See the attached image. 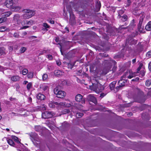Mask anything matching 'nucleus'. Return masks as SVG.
Instances as JSON below:
<instances>
[{"instance_id": "1", "label": "nucleus", "mask_w": 151, "mask_h": 151, "mask_svg": "<svg viewBox=\"0 0 151 151\" xmlns=\"http://www.w3.org/2000/svg\"><path fill=\"white\" fill-rule=\"evenodd\" d=\"M24 14L22 15L23 19H27L32 17L33 15V12L30 9H25L22 10Z\"/></svg>"}, {"instance_id": "2", "label": "nucleus", "mask_w": 151, "mask_h": 151, "mask_svg": "<svg viewBox=\"0 0 151 151\" xmlns=\"http://www.w3.org/2000/svg\"><path fill=\"white\" fill-rule=\"evenodd\" d=\"M103 86L100 83H97V84H93L91 88V89L96 92L99 93L104 89Z\"/></svg>"}, {"instance_id": "3", "label": "nucleus", "mask_w": 151, "mask_h": 151, "mask_svg": "<svg viewBox=\"0 0 151 151\" xmlns=\"http://www.w3.org/2000/svg\"><path fill=\"white\" fill-rule=\"evenodd\" d=\"M54 92L56 96L59 98H63L65 97L66 94L64 91L60 90L58 91L57 88L54 89Z\"/></svg>"}, {"instance_id": "4", "label": "nucleus", "mask_w": 151, "mask_h": 151, "mask_svg": "<svg viewBox=\"0 0 151 151\" xmlns=\"http://www.w3.org/2000/svg\"><path fill=\"white\" fill-rule=\"evenodd\" d=\"M55 105L59 106H63L66 107H69L70 106V104H66L65 102H60L58 103L57 102L53 103L52 102H50L49 104V106L50 107L54 108L55 107Z\"/></svg>"}, {"instance_id": "5", "label": "nucleus", "mask_w": 151, "mask_h": 151, "mask_svg": "<svg viewBox=\"0 0 151 151\" xmlns=\"http://www.w3.org/2000/svg\"><path fill=\"white\" fill-rule=\"evenodd\" d=\"M30 139L34 144L36 142H39L38 135L35 133H31L29 134Z\"/></svg>"}, {"instance_id": "6", "label": "nucleus", "mask_w": 151, "mask_h": 151, "mask_svg": "<svg viewBox=\"0 0 151 151\" xmlns=\"http://www.w3.org/2000/svg\"><path fill=\"white\" fill-rule=\"evenodd\" d=\"M22 16H21L18 14H17L14 16L13 21L14 22L18 24H19L22 22L21 19Z\"/></svg>"}, {"instance_id": "7", "label": "nucleus", "mask_w": 151, "mask_h": 151, "mask_svg": "<svg viewBox=\"0 0 151 151\" xmlns=\"http://www.w3.org/2000/svg\"><path fill=\"white\" fill-rule=\"evenodd\" d=\"M53 114L50 111H46L42 113V117L44 119H48L52 117Z\"/></svg>"}, {"instance_id": "8", "label": "nucleus", "mask_w": 151, "mask_h": 151, "mask_svg": "<svg viewBox=\"0 0 151 151\" xmlns=\"http://www.w3.org/2000/svg\"><path fill=\"white\" fill-rule=\"evenodd\" d=\"M40 89L41 91L44 92H47L49 89L48 86L46 84L43 83L40 86Z\"/></svg>"}, {"instance_id": "9", "label": "nucleus", "mask_w": 151, "mask_h": 151, "mask_svg": "<svg viewBox=\"0 0 151 151\" xmlns=\"http://www.w3.org/2000/svg\"><path fill=\"white\" fill-rule=\"evenodd\" d=\"M127 81V79L121 78V79L118 82L119 86L116 87V89H117L118 88H120V87L124 86L125 83H126Z\"/></svg>"}, {"instance_id": "10", "label": "nucleus", "mask_w": 151, "mask_h": 151, "mask_svg": "<svg viewBox=\"0 0 151 151\" xmlns=\"http://www.w3.org/2000/svg\"><path fill=\"white\" fill-rule=\"evenodd\" d=\"M76 100L77 102L81 101L82 103H85V101L83 99V96L80 94H77L76 96Z\"/></svg>"}, {"instance_id": "11", "label": "nucleus", "mask_w": 151, "mask_h": 151, "mask_svg": "<svg viewBox=\"0 0 151 151\" xmlns=\"http://www.w3.org/2000/svg\"><path fill=\"white\" fill-rule=\"evenodd\" d=\"M5 4L7 8L11 9L13 5V0H6Z\"/></svg>"}, {"instance_id": "12", "label": "nucleus", "mask_w": 151, "mask_h": 151, "mask_svg": "<svg viewBox=\"0 0 151 151\" xmlns=\"http://www.w3.org/2000/svg\"><path fill=\"white\" fill-rule=\"evenodd\" d=\"M128 78L131 79L133 77H135L137 75L138 73L134 72L133 73L131 70H128Z\"/></svg>"}, {"instance_id": "13", "label": "nucleus", "mask_w": 151, "mask_h": 151, "mask_svg": "<svg viewBox=\"0 0 151 151\" xmlns=\"http://www.w3.org/2000/svg\"><path fill=\"white\" fill-rule=\"evenodd\" d=\"M88 99L90 101L92 102L95 104L97 103L96 99L91 95H89L88 96Z\"/></svg>"}, {"instance_id": "14", "label": "nucleus", "mask_w": 151, "mask_h": 151, "mask_svg": "<svg viewBox=\"0 0 151 151\" xmlns=\"http://www.w3.org/2000/svg\"><path fill=\"white\" fill-rule=\"evenodd\" d=\"M34 23V21L32 20H30L29 21L27 20H24L22 22V24L23 25L25 24L32 25Z\"/></svg>"}, {"instance_id": "15", "label": "nucleus", "mask_w": 151, "mask_h": 151, "mask_svg": "<svg viewBox=\"0 0 151 151\" xmlns=\"http://www.w3.org/2000/svg\"><path fill=\"white\" fill-rule=\"evenodd\" d=\"M37 98L38 99L41 100H44L45 98V96L43 94L41 93H39L37 94Z\"/></svg>"}, {"instance_id": "16", "label": "nucleus", "mask_w": 151, "mask_h": 151, "mask_svg": "<svg viewBox=\"0 0 151 151\" xmlns=\"http://www.w3.org/2000/svg\"><path fill=\"white\" fill-rule=\"evenodd\" d=\"M12 11L15 12H19L21 9V7L19 6H12L11 8Z\"/></svg>"}, {"instance_id": "17", "label": "nucleus", "mask_w": 151, "mask_h": 151, "mask_svg": "<svg viewBox=\"0 0 151 151\" xmlns=\"http://www.w3.org/2000/svg\"><path fill=\"white\" fill-rule=\"evenodd\" d=\"M54 74L55 76H59L63 75L64 73L60 70H57L54 71Z\"/></svg>"}, {"instance_id": "18", "label": "nucleus", "mask_w": 151, "mask_h": 151, "mask_svg": "<svg viewBox=\"0 0 151 151\" xmlns=\"http://www.w3.org/2000/svg\"><path fill=\"white\" fill-rule=\"evenodd\" d=\"M20 79V77L17 76H12L11 78V79L12 81L15 82L19 81Z\"/></svg>"}, {"instance_id": "19", "label": "nucleus", "mask_w": 151, "mask_h": 151, "mask_svg": "<svg viewBox=\"0 0 151 151\" xmlns=\"http://www.w3.org/2000/svg\"><path fill=\"white\" fill-rule=\"evenodd\" d=\"M105 61L106 63H108L110 66L115 65L116 63L115 61L112 60H110L109 62L107 60H105Z\"/></svg>"}, {"instance_id": "20", "label": "nucleus", "mask_w": 151, "mask_h": 151, "mask_svg": "<svg viewBox=\"0 0 151 151\" xmlns=\"http://www.w3.org/2000/svg\"><path fill=\"white\" fill-rule=\"evenodd\" d=\"M7 142L10 145L13 146L14 147H17L16 146V144L14 143L12 139H8L7 140Z\"/></svg>"}, {"instance_id": "21", "label": "nucleus", "mask_w": 151, "mask_h": 151, "mask_svg": "<svg viewBox=\"0 0 151 151\" xmlns=\"http://www.w3.org/2000/svg\"><path fill=\"white\" fill-rule=\"evenodd\" d=\"M145 29L148 31H150L151 30V22H148L145 27Z\"/></svg>"}, {"instance_id": "22", "label": "nucleus", "mask_w": 151, "mask_h": 151, "mask_svg": "<svg viewBox=\"0 0 151 151\" xmlns=\"http://www.w3.org/2000/svg\"><path fill=\"white\" fill-rule=\"evenodd\" d=\"M116 83V81H114L112 82L110 85L109 87L111 90H112L114 88L115 84Z\"/></svg>"}, {"instance_id": "23", "label": "nucleus", "mask_w": 151, "mask_h": 151, "mask_svg": "<svg viewBox=\"0 0 151 151\" xmlns=\"http://www.w3.org/2000/svg\"><path fill=\"white\" fill-rule=\"evenodd\" d=\"M96 8L97 11H99L101 7V4L99 1H97L96 3Z\"/></svg>"}, {"instance_id": "24", "label": "nucleus", "mask_w": 151, "mask_h": 151, "mask_svg": "<svg viewBox=\"0 0 151 151\" xmlns=\"http://www.w3.org/2000/svg\"><path fill=\"white\" fill-rule=\"evenodd\" d=\"M128 71H127L121 77V79H126V78H128Z\"/></svg>"}, {"instance_id": "25", "label": "nucleus", "mask_w": 151, "mask_h": 151, "mask_svg": "<svg viewBox=\"0 0 151 151\" xmlns=\"http://www.w3.org/2000/svg\"><path fill=\"white\" fill-rule=\"evenodd\" d=\"M145 17V16L141 14V15L140 16V18L139 19V23H140L139 24H142V23L143 22V19Z\"/></svg>"}, {"instance_id": "26", "label": "nucleus", "mask_w": 151, "mask_h": 151, "mask_svg": "<svg viewBox=\"0 0 151 151\" xmlns=\"http://www.w3.org/2000/svg\"><path fill=\"white\" fill-rule=\"evenodd\" d=\"M35 130L37 132H40L42 130V127L40 126H37L35 127Z\"/></svg>"}, {"instance_id": "27", "label": "nucleus", "mask_w": 151, "mask_h": 151, "mask_svg": "<svg viewBox=\"0 0 151 151\" xmlns=\"http://www.w3.org/2000/svg\"><path fill=\"white\" fill-rule=\"evenodd\" d=\"M34 73L32 72H30L28 73L27 76L28 78H32L33 76Z\"/></svg>"}, {"instance_id": "28", "label": "nucleus", "mask_w": 151, "mask_h": 151, "mask_svg": "<svg viewBox=\"0 0 151 151\" xmlns=\"http://www.w3.org/2000/svg\"><path fill=\"white\" fill-rule=\"evenodd\" d=\"M12 139L16 142L17 143H19L20 142V141L19 140V139L17 137L15 136H12Z\"/></svg>"}, {"instance_id": "29", "label": "nucleus", "mask_w": 151, "mask_h": 151, "mask_svg": "<svg viewBox=\"0 0 151 151\" xmlns=\"http://www.w3.org/2000/svg\"><path fill=\"white\" fill-rule=\"evenodd\" d=\"M50 50H44L40 52V53L39 54V55H41L43 54L44 53H48Z\"/></svg>"}, {"instance_id": "30", "label": "nucleus", "mask_w": 151, "mask_h": 151, "mask_svg": "<svg viewBox=\"0 0 151 151\" xmlns=\"http://www.w3.org/2000/svg\"><path fill=\"white\" fill-rule=\"evenodd\" d=\"M16 146L17 147H16V148H22L23 147H24V145L21 144L20 142L19 143L16 144Z\"/></svg>"}, {"instance_id": "31", "label": "nucleus", "mask_w": 151, "mask_h": 151, "mask_svg": "<svg viewBox=\"0 0 151 151\" xmlns=\"http://www.w3.org/2000/svg\"><path fill=\"white\" fill-rule=\"evenodd\" d=\"M48 79V75L46 74H44L42 76V79L43 81H46Z\"/></svg>"}, {"instance_id": "32", "label": "nucleus", "mask_w": 151, "mask_h": 151, "mask_svg": "<svg viewBox=\"0 0 151 151\" xmlns=\"http://www.w3.org/2000/svg\"><path fill=\"white\" fill-rule=\"evenodd\" d=\"M140 23H139L138 25V28L139 31H142L143 28V26H142V24H139Z\"/></svg>"}, {"instance_id": "33", "label": "nucleus", "mask_w": 151, "mask_h": 151, "mask_svg": "<svg viewBox=\"0 0 151 151\" xmlns=\"http://www.w3.org/2000/svg\"><path fill=\"white\" fill-rule=\"evenodd\" d=\"M4 50L5 49L4 48H0V56L5 54Z\"/></svg>"}, {"instance_id": "34", "label": "nucleus", "mask_w": 151, "mask_h": 151, "mask_svg": "<svg viewBox=\"0 0 151 151\" xmlns=\"http://www.w3.org/2000/svg\"><path fill=\"white\" fill-rule=\"evenodd\" d=\"M27 50V48L24 47H22L20 49V52L21 53H24Z\"/></svg>"}, {"instance_id": "35", "label": "nucleus", "mask_w": 151, "mask_h": 151, "mask_svg": "<svg viewBox=\"0 0 151 151\" xmlns=\"http://www.w3.org/2000/svg\"><path fill=\"white\" fill-rule=\"evenodd\" d=\"M12 13L11 12H7L4 13V16L6 17H9L11 14Z\"/></svg>"}, {"instance_id": "36", "label": "nucleus", "mask_w": 151, "mask_h": 151, "mask_svg": "<svg viewBox=\"0 0 151 151\" xmlns=\"http://www.w3.org/2000/svg\"><path fill=\"white\" fill-rule=\"evenodd\" d=\"M135 21L134 19H133L131 22L129 26L132 28H133L135 25L134 24Z\"/></svg>"}, {"instance_id": "37", "label": "nucleus", "mask_w": 151, "mask_h": 151, "mask_svg": "<svg viewBox=\"0 0 151 151\" xmlns=\"http://www.w3.org/2000/svg\"><path fill=\"white\" fill-rule=\"evenodd\" d=\"M70 110L68 109H64L62 111V114H65L70 112Z\"/></svg>"}, {"instance_id": "38", "label": "nucleus", "mask_w": 151, "mask_h": 151, "mask_svg": "<svg viewBox=\"0 0 151 151\" xmlns=\"http://www.w3.org/2000/svg\"><path fill=\"white\" fill-rule=\"evenodd\" d=\"M151 84V80H148L146 81L145 84L147 86H149Z\"/></svg>"}, {"instance_id": "39", "label": "nucleus", "mask_w": 151, "mask_h": 151, "mask_svg": "<svg viewBox=\"0 0 151 151\" xmlns=\"http://www.w3.org/2000/svg\"><path fill=\"white\" fill-rule=\"evenodd\" d=\"M127 19V16L126 15H123L121 17V20L122 21L124 22L126 21Z\"/></svg>"}, {"instance_id": "40", "label": "nucleus", "mask_w": 151, "mask_h": 151, "mask_svg": "<svg viewBox=\"0 0 151 151\" xmlns=\"http://www.w3.org/2000/svg\"><path fill=\"white\" fill-rule=\"evenodd\" d=\"M83 115V114L82 113H77L76 114V116L77 118H79L82 116Z\"/></svg>"}, {"instance_id": "41", "label": "nucleus", "mask_w": 151, "mask_h": 151, "mask_svg": "<svg viewBox=\"0 0 151 151\" xmlns=\"http://www.w3.org/2000/svg\"><path fill=\"white\" fill-rule=\"evenodd\" d=\"M28 72V70L27 69H24L22 70V73L23 75H26Z\"/></svg>"}, {"instance_id": "42", "label": "nucleus", "mask_w": 151, "mask_h": 151, "mask_svg": "<svg viewBox=\"0 0 151 151\" xmlns=\"http://www.w3.org/2000/svg\"><path fill=\"white\" fill-rule=\"evenodd\" d=\"M42 25L46 29L47 28H49L50 27V26L48 25V24L46 23H43Z\"/></svg>"}, {"instance_id": "43", "label": "nucleus", "mask_w": 151, "mask_h": 151, "mask_svg": "<svg viewBox=\"0 0 151 151\" xmlns=\"http://www.w3.org/2000/svg\"><path fill=\"white\" fill-rule=\"evenodd\" d=\"M46 57L50 60H52L53 59V57L52 55L50 54L47 55L46 56Z\"/></svg>"}, {"instance_id": "44", "label": "nucleus", "mask_w": 151, "mask_h": 151, "mask_svg": "<svg viewBox=\"0 0 151 151\" xmlns=\"http://www.w3.org/2000/svg\"><path fill=\"white\" fill-rule=\"evenodd\" d=\"M6 20V18H0V24L5 22Z\"/></svg>"}, {"instance_id": "45", "label": "nucleus", "mask_w": 151, "mask_h": 151, "mask_svg": "<svg viewBox=\"0 0 151 151\" xmlns=\"http://www.w3.org/2000/svg\"><path fill=\"white\" fill-rule=\"evenodd\" d=\"M32 83H29L27 85V88L28 90H29L32 86Z\"/></svg>"}, {"instance_id": "46", "label": "nucleus", "mask_w": 151, "mask_h": 151, "mask_svg": "<svg viewBox=\"0 0 151 151\" xmlns=\"http://www.w3.org/2000/svg\"><path fill=\"white\" fill-rule=\"evenodd\" d=\"M6 30V27H5L3 26L0 27V32H3L4 31Z\"/></svg>"}, {"instance_id": "47", "label": "nucleus", "mask_w": 151, "mask_h": 151, "mask_svg": "<svg viewBox=\"0 0 151 151\" xmlns=\"http://www.w3.org/2000/svg\"><path fill=\"white\" fill-rule=\"evenodd\" d=\"M146 56L148 58L151 57V51L147 52L146 54Z\"/></svg>"}, {"instance_id": "48", "label": "nucleus", "mask_w": 151, "mask_h": 151, "mask_svg": "<svg viewBox=\"0 0 151 151\" xmlns=\"http://www.w3.org/2000/svg\"><path fill=\"white\" fill-rule=\"evenodd\" d=\"M68 68L72 69L73 66V65L71 63H68Z\"/></svg>"}, {"instance_id": "49", "label": "nucleus", "mask_w": 151, "mask_h": 151, "mask_svg": "<svg viewBox=\"0 0 151 151\" xmlns=\"http://www.w3.org/2000/svg\"><path fill=\"white\" fill-rule=\"evenodd\" d=\"M19 36V34L18 33L16 32L14 33V37L16 38H18Z\"/></svg>"}, {"instance_id": "50", "label": "nucleus", "mask_w": 151, "mask_h": 151, "mask_svg": "<svg viewBox=\"0 0 151 151\" xmlns=\"http://www.w3.org/2000/svg\"><path fill=\"white\" fill-rule=\"evenodd\" d=\"M91 68L93 70H96V67H95V65H94V66H93V65H91L90 66Z\"/></svg>"}, {"instance_id": "51", "label": "nucleus", "mask_w": 151, "mask_h": 151, "mask_svg": "<svg viewBox=\"0 0 151 151\" xmlns=\"http://www.w3.org/2000/svg\"><path fill=\"white\" fill-rule=\"evenodd\" d=\"M140 73L142 76V77H143L145 75V71L144 70H141L140 71Z\"/></svg>"}, {"instance_id": "52", "label": "nucleus", "mask_w": 151, "mask_h": 151, "mask_svg": "<svg viewBox=\"0 0 151 151\" xmlns=\"http://www.w3.org/2000/svg\"><path fill=\"white\" fill-rule=\"evenodd\" d=\"M139 79V78L138 77H137L135 79H133L132 80V81H138Z\"/></svg>"}, {"instance_id": "53", "label": "nucleus", "mask_w": 151, "mask_h": 151, "mask_svg": "<svg viewBox=\"0 0 151 151\" xmlns=\"http://www.w3.org/2000/svg\"><path fill=\"white\" fill-rule=\"evenodd\" d=\"M142 66V64H140V65H139V66L138 68L137 69V73H138V71H139V70H140L141 68V67Z\"/></svg>"}, {"instance_id": "54", "label": "nucleus", "mask_w": 151, "mask_h": 151, "mask_svg": "<svg viewBox=\"0 0 151 151\" xmlns=\"http://www.w3.org/2000/svg\"><path fill=\"white\" fill-rule=\"evenodd\" d=\"M106 95V94H105L104 93H102L101 94L100 97L101 98H103Z\"/></svg>"}, {"instance_id": "55", "label": "nucleus", "mask_w": 151, "mask_h": 151, "mask_svg": "<svg viewBox=\"0 0 151 151\" xmlns=\"http://www.w3.org/2000/svg\"><path fill=\"white\" fill-rule=\"evenodd\" d=\"M148 68L149 70L151 71V63L150 62L149 64Z\"/></svg>"}, {"instance_id": "56", "label": "nucleus", "mask_w": 151, "mask_h": 151, "mask_svg": "<svg viewBox=\"0 0 151 151\" xmlns=\"http://www.w3.org/2000/svg\"><path fill=\"white\" fill-rule=\"evenodd\" d=\"M9 49L10 51H12L13 50V47L12 46H9Z\"/></svg>"}, {"instance_id": "57", "label": "nucleus", "mask_w": 151, "mask_h": 151, "mask_svg": "<svg viewBox=\"0 0 151 151\" xmlns=\"http://www.w3.org/2000/svg\"><path fill=\"white\" fill-rule=\"evenodd\" d=\"M29 27V26H24L22 27L21 28V29H27Z\"/></svg>"}, {"instance_id": "58", "label": "nucleus", "mask_w": 151, "mask_h": 151, "mask_svg": "<svg viewBox=\"0 0 151 151\" xmlns=\"http://www.w3.org/2000/svg\"><path fill=\"white\" fill-rule=\"evenodd\" d=\"M127 4L128 5H129L131 3V1L130 0H127Z\"/></svg>"}, {"instance_id": "59", "label": "nucleus", "mask_w": 151, "mask_h": 151, "mask_svg": "<svg viewBox=\"0 0 151 151\" xmlns=\"http://www.w3.org/2000/svg\"><path fill=\"white\" fill-rule=\"evenodd\" d=\"M56 63L58 65H61V63L60 61H56Z\"/></svg>"}, {"instance_id": "60", "label": "nucleus", "mask_w": 151, "mask_h": 151, "mask_svg": "<svg viewBox=\"0 0 151 151\" xmlns=\"http://www.w3.org/2000/svg\"><path fill=\"white\" fill-rule=\"evenodd\" d=\"M82 72V70H79L78 71L77 73L79 75V74L81 73Z\"/></svg>"}, {"instance_id": "61", "label": "nucleus", "mask_w": 151, "mask_h": 151, "mask_svg": "<svg viewBox=\"0 0 151 151\" xmlns=\"http://www.w3.org/2000/svg\"><path fill=\"white\" fill-rule=\"evenodd\" d=\"M136 61V59H134L132 60V63H134Z\"/></svg>"}, {"instance_id": "62", "label": "nucleus", "mask_w": 151, "mask_h": 151, "mask_svg": "<svg viewBox=\"0 0 151 151\" xmlns=\"http://www.w3.org/2000/svg\"><path fill=\"white\" fill-rule=\"evenodd\" d=\"M49 22L52 24H54V21L53 20H50Z\"/></svg>"}, {"instance_id": "63", "label": "nucleus", "mask_w": 151, "mask_h": 151, "mask_svg": "<svg viewBox=\"0 0 151 151\" xmlns=\"http://www.w3.org/2000/svg\"><path fill=\"white\" fill-rule=\"evenodd\" d=\"M46 109V108L44 105L42 106V109L43 110H45Z\"/></svg>"}, {"instance_id": "64", "label": "nucleus", "mask_w": 151, "mask_h": 151, "mask_svg": "<svg viewBox=\"0 0 151 151\" xmlns=\"http://www.w3.org/2000/svg\"><path fill=\"white\" fill-rule=\"evenodd\" d=\"M28 83V81H24V84H26Z\"/></svg>"}]
</instances>
